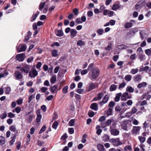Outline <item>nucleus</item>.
I'll return each instance as SVG.
<instances>
[{"mask_svg":"<svg viewBox=\"0 0 151 151\" xmlns=\"http://www.w3.org/2000/svg\"><path fill=\"white\" fill-rule=\"evenodd\" d=\"M93 63H90L88 67L87 70L88 71L91 70L89 73L91 76L90 78L91 80L97 78L99 74V70L97 68H93Z\"/></svg>","mask_w":151,"mask_h":151,"instance_id":"f257e3e1","label":"nucleus"},{"mask_svg":"<svg viewBox=\"0 0 151 151\" xmlns=\"http://www.w3.org/2000/svg\"><path fill=\"white\" fill-rule=\"evenodd\" d=\"M109 141L115 146H117L122 144V142L120 141L119 138L116 139L112 138Z\"/></svg>","mask_w":151,"mask_h":151,"instance_id":"f03ea898","label":"nucleus"},{"mask_svg":"<svg viewBox=\"0 0 151 151\" xmlns=\"http://www.w3.org/2000/svg\"><path fill=\"white\" fill-rule=\"evenodd\" d=\"M145 4L146 1L145 0H141L135 4V8L136 10L139 9L144 6Z\"/></svg>","mask_w":151,"mask_h":151,"instance_id":"7ed1b4c3","label":"nucleus"},{"mask_svg":"<svg viewBox=\"0 0 151 151\" xmlns=\"http://www.w3.org/2000/svg\"><path fill=\"white\" fill-rule=\"evenodd\" d=\"M132 98L131 94H129L127 92H126L123 93L122 95L121 99V101H126L128 99H130Z\"/></svg>","mask_w":151,"mask_h":151,"instance_id":"20e7f679","label":"nucleus"},{"mask_svg":"<svg viewBox=\"0 0 151 151\" xmlns=\"http://www.w3.org/2000/svg\"><path fill=\"white\" fill-rule=\"evenodd\" d=\"M30 66V65L26 64L22 66V68L21 69V72L22 73H27L29 72Z\"/></svg>","mask_w":151,"mask_h":151,"instance_id":"39448f33","label":"nucleus"},{"mask_svg":"<svg viewBox=\"0 0 151 151\" xmlns=\"http://www.w3.org/2000/svg\"><path fill=\"white\" fill-rule=\"evenodd\" d=\"M27 47L26 45H19L17 48V52H19L24 51L26 50Z\"/></svg>","mask_w":151,"mask_h":151,"instance_id":"423d86ee","label":"nucleus"},{"mask_svg":"<svg viewBox=\"0 0 151 151\" xmlns=\"http://www.w3.org/2000/svg\"><path fill=\"white\" fill-rule=\"evenodd\" d=\"M37 75V71L35 68H33L29 72V76L31 78H35Z\"/></svg>","mask_w":151,"mask_h":151,"instance_id":"0eeeda50","label":"nucleus"},{"mask_svg":"<svg viewBox=\"0 0 151 151\" xmlns=\"http://www.w3.org/2000/svg\"><path fill=\"white\" fill-rule=\"evenodd\" d=\"M109 131L111 134L114 136L118 135L119 133V131L117 129L112 128L111 127H110Z\"/></svg>","mask_w":151,"mask_h":151,"instance_id":"6e6552de","label":"nucleus"},{"mask_svg":"<svg viewBox=\"0 0 151 151\" xmlns=\"http://www.w3.org/2000/svg\"><path fill=\"white\" fill-rule=\"evenodd\" d=\"M25 55L23 53L17 55L16 56V59L19 61H22L25 58Z\"/></svg>","mask_w":151,"mask_h":151,"instance_id":"1a4fd4ad","label":"nucleus"},{"mask_svg":"<svg viewBox=\"0 0 151 151\" xmlns=\"http://www.w3.org/2000/svg\"><path fill=\"white\" fill-rule=\"evenodd\" d=\"M14 76L16 79L19 80L22 79L23 77L22 73L19 71L15 70Z\"/></svg>","mask_w":151,"mask_h":151,"instance_id":"9d476101","label":"nucleus"},{"mask_svg":"<svg viewBox=\"0 0 151 151\" xmlns=\"http://www.w3.org/2000/svg\"><path fill=\"white\" fill-rule=\"evenodd\" d=\"M138 31V29L137 28H133L129 32L127 35V36L129 37L133 35H134Z\"/></svg>","mask_w":151,"mask_h":151,"instance_id":"9b49d317","label":"nucleus"},{"mask_svg":"<svg viewBox=\"0 0 151 151\" xmlns=\"http://www.w3.org/2000/svg\"><path fill=\"white\" fill-rule=\"evenodd\" d=\"M104 95V93L102 92H101L98 93L96 97L93 98V101H99L101 100L102 98Z\"/></svg>","mask_w":151,"mask_h":151,"instance_id":"f8f14e48","label":"nucleus"},{"mask_svg":"<svg viewBox=\"0 0 151 151\" xmlns=\"http://www.w3.org/2000/svg\"><path fill=\"white\" fill-rule=\"evenodd\" d=\"M37 116L36 118V122H40L42 118V115L41 114L40 110L39 109L36 111Z\"/></svg>","mask_w":151,"mask_h":151,"instance_id":"ddd939ff","label":"nucleus"},{"mask_svg":"<svg viewBox=\"0 0 151 151\" xmlns=\"http://www.w3.org/2000/svg\"><path fill=\"white\" fill-rule=\"evenodd\" d=\"M140 127L139 126H134L132 130V133L136 134L138 133L139 131Z\"/></svg>","mask_w":151,"mask_h":151,"instance_id":"4468645a","label":"nucleus"},{"mask_svg":"<svg viewBox=\"0 0 151 151\" xmlns=\"http://www.w3.org/2000/svg\"><path fill=\"white\" fill-rule=\"evenodd\" d=\"M90 108L95 111H97L98 110V104L96 103H93L91 104L90 106Z\"/></svg>","mask_w":151,"mask_h":151,"instance_id":"2eb2a0df","label":"nucleus"},{"mask_svg":"<svg viewBox=\"0 0 151 151\" xmlns=\"http://www.w3.org/2000/svg\"><path fill=\"white\" fill-rule=\"evenodd\" d=\"M97 149L99 151H104L105 149L104 145L101 144H98L97 145Z\"/></svg>","mask_w":151,"mask_h":151,"instance_id":"dca6fc26","label":"nucleus"},{"mask_svg":"<svg viewBox=\"0 0 151 151\" xmlns=\"http://www.w3.org/2000/svg\"><path fill=\"white\" fill-rule=\"evenodd\" d=\"M70 37L71 38H73L76 36V34L77 33V32L75 29H71L70 31Z\"/></svg>","mask_w":151,"mask_h":151,"instance_id":"f3484780","label":"nucleus"},{"mask_svg":"<svg viewBox=\"0 0 151 151\" xmlns=\"http://www.w3.org/2000/svg\"><path fill=\"white\" fill-rule=\"evenodd\" d=\"M102 140L104 142H106L108 141L109 139V136L107 134H104L102 137Z\"/></svg>","mask_w":151,"mask_h":151,"instance_id":"a211bd4d","label":"nucleus"},{"mask_svg":"<svg viewBox=\"0 0 151 151\" xmlns=\"http://www.w3.org/2000/svg\"><path fill=\"white\" fill-rule=\"evenodd\" d=\"M147 84L146 82H143L139 84L137 86V87L139 89H140L142 87H145Z\"/></svg>","mask_w":151,"mask_h":151,"instance_id":"6ab92c4d","label":"nucleus"},{"mask_svg":"<svg viewBox=\"0 0 151 151\" xmlns=\"http://www.w3.org/2000/svg\"><path fill=\"white\" fill-rule=\"evenodd\" d=\"M140 35L142 40L146 38V33L145 32L144 30H142L140 32Z\"/></svg>","mask_w":151,"mask_h":151,"instance_id":"aec40b11","label":"nucleus"},{"mask_svg":"<svg viewBox=\"0 0 151 151\" xmlns=\"http://www.w3.org/2000/svg\"><path fill=\"white\" fill-rule=\"evenodd\" d=\"M109 96L107 95H106L104 97L102 101H101L100 102V103H103L104 104L106 103L109 99Z\"/></svg>","mask_w":151,"mask_h":151,"instance_id":"412c9836","label":"nucleus"},{"mask_svg":"<svg viewBox=\"0 0 151 151\" xmlns=\"http://www.w3.org/2000/svg\"><path fill=\"white\" fill-rule=\"evenodd\" d=\"M126 91L127 92L132 93L134 92V89L132 86H127L126 88Z\"/></svg>","mask_w":151,"mask_h":151,"instance_id":"4be33fe9","label":"nucleus"},{"mask_svg":"<svg viewBox=\"0 0 151 151\" xmlns=\"http://www.w3.org/2000/svg\"><path fill=\"white\" fill-rule=\"evenodd\" d=\"M9 129L11 131L14 132L15 133L17 134L18 133V131L16 129L15 126L12 125L10 127Z\"/></svg>","mask_w":151,"mask_h":151,"instance_id":"5701e85b","label":"nucleus"},{"mask_svg":"<svg viewBox=\"0 0 151 151\" xmlns=\"http://www.w3.org/2000/svg\"><path fill=\"white\" fill-rule=\"evenodd\" d=\"M122 93H119L116 94V96L115 98V101L116 102H118L119 101L120 97L121 96Z\"/></svg>","mask_w":151,"mask_h":151,"instance_id":"b1692460","label":"nucleus"},{"mask_svg":"<svg viewBox=\"0 0 151 151\" xmlns=\"http://www.w3.org/2000/svg\"><path fill=\"white\" fill-rule=\"evenodd\" d=\"M46 3L45 1H43L42 0L39 5V9L40 10H41L45 6Z\"/></svg>","mask_w":151,"mask_h":151,"instance_id":"393cba45","label":"nucleus"},{"mask_svg":"<svg viewBox=\"0 0 151 151\" xmlns=\"http://www.w3.org/2000/svg\"><path fill=\"white\" fill-rule=\"evenodd\" d=\"M39 13L40 12L39 11H37L35 14L32 16L31 18L32 22H33L35 20L36 18L37 17Z\"/></svg>","mask_w":151,"mask_h":151,"instance_id":"a878e982","label":"nucleus"},{"mask_svg":"<svg viewBox=\"0 0 151 151\" xmlns=\"http://www.w3.org/2000/svg\"><path fill=\"white\" fill-rule=\"evenodd\" d=\"M89 87L88 91H91L95 88V86L94 83H91L88 84Z\"/></svg>","mask_w":151,"mask_h":151,"instance_id":"bb28decb","label":"nucleus"},{"mask_svg":"<svg viewBox=\"0 0 151 151\" xmlns=\"http://www.w3.org/2000/svg\"><path fill=\"white\" fill-rule=\"evenodd\" d=\"M121 127L122 129L125 130H127V123L124 122L122 123L121 124Z\"/></svg>","mask_w":151,"mask_h":151,"instance_id":"cd10ccee","label":"nucleus"},{"mask_svg":"<svg viewBox=\"0 0 151 151\" xmlns=\"http://www.w3.org/2000/svg\"><path fill=\"white\" fill-rule=\"evenodd\" d=\"M120 7V6L119 4H116L113 5L111 9L115 11L119 9Z\"/></svg>","mask_w":151,"mask_h":151,"instance_id":"c85d7f7f","label":"nucleus"},{"mask_svg":"<svg viewBox=\"0 0 151 151\" xmlns=\"http://www.w3.org/2000/svg\"><path fill=\"white\" fill-rule=\"evenodd\" d=\"M141 76L140 75L136 76L134 78V81L135 82H137L140 81L141 79Z\"/></svg>","mask_w":151,"mask_h":151,"instance_id":"c756f323","label":"nucleus"},{"mask_svg":"<svg viewBox=\"0 0 151 151\" xmlns=\"http://www.w3.org/2000/svg\"><path fill=\"white\" fill-rule=\"evenodd\" d=\"M104 32V30L102 28L99 29L97 31V33L99 35H102Z\"/></svg>","mask_w":151,"mask_h":151,"instance_id":"7c9ffc66","label":"nucleus"},{"mask_svg":"<svg viewBox=\"0 0 151 151\" xmlns=\"http://www.w3.org/2000/svg\"><path fill=\"white\" fill-rule=\"evenodd\" d=\"M132 78V76L130 75H127L125 77V80L129 82L131 81Z\"/></svg>","mask_w":151,"mask_h":151,"instance_id":"2f4dec72","label":"nucleus"},{"mask_svg":"<svg viewBox=\"0 0 151 151\" xmlns=\"http://www.w3.org/2000/svg\"><path fill=\"white\" fill-rule=\"evenodd\" d=\"M117 86L115 84L112 85L110 87V90L111 91H113L116 89Z\"/></svg>","mask_w":151,"mask_h":151,"instance_id":"473e14b6","label":"nucleus"},{"mask_svg":"<svg viewBox=\"0 0 151 151\" xmlns=\"http://www.w3.org/2000/svg\"><path fill=\"white\" fill-rule=\"evenodd\" d=\"M9 73L6 71H5L4 72H2L1 73V78L5 77L8 75Z\"/></svg>","mask_w":151,"mask_h":151,"instance_id":"72a5a7b5","label":"nucleus"},{"mask_svg":"<svg viewBox=\"0 0 151 151\" xmlns=\"http://www.w3.org/2000/svg\"><path fill=\"white\" fill-rule=\"evenodd\" d=\"M52 55L54 57H56L58 56L57 51L56 50H53L52 52Z\"/></svg>","mask_w":151,"mask_h":151,"instance_id":"f704fd0d","label":"nucleus"},{"mask_svg":"<svg viewBox=\"0 0 151 151\" xmlns=\"http://www.w3.org/2000/svg\"><path fill=\"white\" fill-rule=\"evenodd\" d=\"M132 23L131 22H127L125 24L124 27L126 28L131 27L132 26Z\"/></svg>","mask_w":151,"mask_h":151,"instance_id":"c9c22d12","label":"nucleus"},{"mask_svg":"<svg viewBox=\"0 0 151 151\" xmlns=\"http://www.w3.org/2000/svg\"><path fill=\"white\" fill-rule=\"evenodd\" d=\"M117 121L114 120V119H112V124L111 126H110V127H112V128H115L116 127L115 126L116 125Z\"/></svg>","mask_w":151,"mask_h":151,"instance_id":"e433bc0d","label":"nucleus"},{"mask_svg":"<svg viewBox=\"0 0 151 151\" xmlns=\"http://www.w3.org/2000/svg\"><path fill=\"white\" fill-rule=\"evenodd\" d=\"M138 69L137 68L132 69L131 70L130 73L132 74H134L138 72Z\"/></svg>","mask_w":151,"mask_h":151,"instance_id":"4c0bfd02","label":"nucleus"},{"mask_svg":"<svg viewBox=\"0 0 151 151\" xmlns=\"http://www.w3.org/2000/svg\"><path fill=\"white\" fill-rule=\"evenodd\" d=\"M57 36L58 37H61L63 35V32L61 30H58V31L57 33L56 34Z\"/></svg>","mask_w":151,"mask_h":151,"instance_id":"58836bf2","label":"nucleus"},{"mask_svg":"<svg viewBox=\"0 0 151 151\" xmlns=\"http://www.w3.org/2000/svg\"><path fill=\"white\" fill-rule=\"evenodd\" d=\"M112 110L113 109L111 108H109L106 113V114L107 116H109L110 115H112Z\"/></svg>","mask_w":151,"mask_h":151,"instance_id":"ea45409f","label":"nucleus"},{"mask_svg":"<svg viewBox=\"0 0 151 151\" xmlns=\"http://www.w3.org/2000/svg\"><path fill=\"white\" fill-rule=\"evenodd\" d=\"M58 86L57 85H55L51 88V91L52 93H54L57 88Z\"/></svg>","mask_w":151,"mask_h":151,"instance_id":"a19ab883","label":"nucleus"},{"mask_svg":"<svg viewBox=\"0 0 151 151\" xmlns=\"http://www.w3.org/2000/svg\"><path fill=\"white\" fill-rule=\"evenodd\" d=\"M56 77L55 76H52L50 79V82L52 83H54L56 81Z\"/></svg>","mask_w":151,"mask_h":151,"instance_id":"79ce46f5","label":"nucleus"},{"mask_svg":"<svg viewBox=\"0 0 151 151\" xmlns=\"http://www.w3.org/2000/svg\"><path fill=\"white\" fill-rule=\"evenodd\" d=\"M84 42L81 40H79L77 43V45L78 46H81L84 45Z\"/></svg>","mask_w":151,"mask_h":151,"instance_id":"37998d69","label":"nucleus"},{"mask_svg":"<svg viewBox=\"0 0 151 151\" xmlns=\"http://www.w3.org/2000/svg\"><path fill=\"white\" fill-rule=\"evenodd\" d=\"M58 126V122H55L52 125V127L53 128L56 129Z\"/></svg>","mask_w":151,"mask_h":151,"instance_id":"c03bdc74","label":"nucleus"},{"mask_svg":"<svg viewBox=\"0 0 151 151\" xmlns=\"http://www.w3.org/2000/svg\"><path fill=\"white\" fill-rule=\"evenodd\" d=\"M138 139L139 140L140 142L141 143H143L145 140V138L144 137H142L141 136H139Z\"/></svg>","mask_w":151,"mask_h":151,"instance_id":"a18cd8bd","label":"nucleus"},{"mask_svg":"<svg viewBox=\"0 0 151 151\" xmlns=\"http://www.w3.org/2000/svg\"><path fill=\"white\" fill-rule=\"evenodd\" d=\"M46 128V127L45 125L43 126L40 129V131H39V134H40L42 133L45 131Z\"/></svg>","mask_w":151,"mask_h":151,"instance_id":"49530a36","label":"nucleus"},{"mask_svg":"<svg viewBox=\"0 0 151 151\" xmlns=\"http://www.w3.org/2000/svg\"><path fill=\"white\" fill-rule=\"evenodd\" d=\"M31 35H32V32H30V31H29L28 32V34H27V36H26V37H25V40L26 41H27V40H29L30 37L31 36Z\"/></svg>","mask_w":151,"mask_h":151,"instance_id":"de8ad7c7","label":"nucleus"},{"mask_svg":"<svg viewBox=\"0 0 151 151\" xmlns=\"http://www.w3.org/2000/svg\"><path fill=\"white\" fill-rule=\"evenodd\" d=\"M68 87L67 86H64L63 88V92L64 93H66L68 92Z\"/></svg>","mask_w":151,"mask_h":151,"instance_id":"09e8293b","label":"nucleus"},{"mask_svg":"<svg viewBox=\"0 0 151 151\" xmlns=\"http://www.w3.org/2000/svg\"><path fill=\"white\" fill-rule=\"evenodd\" d=\"M126 85V83L125 82H124L121 83L119 85L118 89L120 90L121 88H124Z\"/></svg>","mask_w":151,"mask_h":151,"instance_id":"8fccbe9b","label":"nucleus"},{"mask_svg":"<svg viewBox=\"0 0 151 151\" xmlns=\"http://www.w3.org/2000/svg\"><path fill=\"white\" fill-rule=\"evenodd\" d=\"M137 111V109L135 107H133L132 109L131 113L132 114H135Z\"/></svg>","mask_w":151,"mask_h":151,"instance_id":"3c124183","label":"nucleus"},{"mask_svg":"<svg viewBox=\"0 0 151 151\" xmlns=\"http://www.w3.org/2000/svg\"><path fill=\"white\" fill-rule=\"evenodd\" d=\"M73 12L76 15H77L78 14V10L77 8H75L73 10Z\"/></svg>","mask_w":151,"mask_h":151,"instance_id":"603ef678","label":"nucleus"},{"mask_svg":"<svg viewBox=\"0 0 151 151\" xmlns=\"http://www.w3.org/2000/svg\"><path fill=\"white\" fill-rule=\"evenodd\" d=\"M106 119V117L104 116H101L99 119V121L100 122H104Z\"/></svg>","mask_w":151,"mask_h":151,"instance_id":"864d4df0","label":"nucleus"},{"mask_svg":"<svg viewBox=\"0 0 151 151\" xmlns=\"http://www.w3.org/2000/svg\"><path fill=\"white\" fill-rule=\"evenodd\" d=\"M145 53L148 55L151 54V49H147L145 50Z\"/></svg>","mask_w":151,"mask_h":151,"instance_id":"5fc2aeb1","label":"nucleus"},{"mask_svg":"<svg viewBox=\"0 0 151 151\" xmlns=\"http://www.w3.org/2000/svg\"><path fill=\"white\" fill-rule=\"evenodd\" d=\"M75 121L73 119H72L69 122V124L70 126H74Z\"/></svg>","mask_w":151,"mask_h":151,"instance_id":"6e6d98bb","label":"nucleus"},{"mask_svg":"<svg viewBox=\"0 0 151 151\" xmlns=\"http://www.w3.org/2000/svg\"><path fill=\"white\" fill-rule=\"evenodd\" d=\"M34 115L33 114H31L29 116V118L28 119V120L29 122H31L32 121V119L34 118Z\"/></svg>","mask_w":151,"mask_h":151,"instance_id":"4d7b16f0","label":"nucleus"},{"mask_svg":"<svg viewBox=\"0 0 151 151\" xmlns=\"http://www.w3.org/2000/svg\"><path fill=\"white\" fill-rule=\"evenodd\" d=\"M111 49V44L109 43V45L105 47V49L107 51H109Z\"/></svg>","mask_w":151,"mask_h":151,"instance_id":"13d9d810","label":"nucleus"},{"mask_svg":"<svg viewBox=\"0 0 151 151\" xmlns=\"http://www.w3.org/2000/svg\"><path fill=\"white\" fill-rule=\"evenodd\" d=\"M106 124V123H105L104 122H101V123L100 124L101 127L102 128H104V127H105L106 126H107Z\"/></svg>","mask_w":151,"mask_h":151,"instance_id":"bf43d9fd","label":"nucleus"},{"mask_svg":"<svg viewBox=\"0 0 151 151\" xmlns=\"http://www.w3.org/2000/svg\"><path fill=\"white\" fill-rule=\"evenodd\" d=\"M5 142V138L1 136V145H4Z\"/></svg>","mask_w":151,"mask_h":151,"instance_id":"052dcab7","label":"nucleus"},{"mask_svg":"<svg viewBox=\"0 0 151 151\" xmlns=\"http://www.w3.org/2000/svg\"><path fill=\"white\" fill-rule=\"evenodd\" d=\"M88 114L90 117H92L94 115V112L92 111H90L88 112Z\"/></svg>","mask_w":151,"mask_h":151,"instance_id":"680f3d73","label":"nucleus"},{"mask_svg":"<svg viewBox=\"0 0 151 151\" xmlns=\"http://www.w3.org/2000/svg\"><path fill=\"white\" fill-rule=\"evenodd\" d=\"M139 58L141 60L143 61L145 59V56L142 55H139Z\"/></svg>","mask_w":151,"mask_h":151,"instance_id":"e2e57ef3","label":"nucleus"},{"mask_svg":"<svg viewBox=\"0 0 151 151\" xmlns=\"http://www.w3.org/2000/svg\"><path fill=\"white\" fill-rule=\"evenodd\" d=\"M11 90V88L10 87H7L6 88L5 93L7 94H9Z\"/></svg>","mask_w":151,"mask_h":151,"instance_id":"0e129e2a","label":"nucleus"},{"mask_svg":"<svg viewBox=\"0 0 151 151\" xmlns=\"http://www.w3.org/2000/svg\"><path fill=\"white\" fill-rule=\"evenodd\" d=\"M112 119H108L106 122L107 126H108L110 125L112 122Z\"/></svg>","mask_w":151,"mask_h":151,"instance_id":"69168bd1","label":"nucleus"},{"mask_svg":"<svg viewBox=\"0 0 151 151\" xmlns=\"http://www.w3.org/2000/svg\"><path fill=\"white\" fill-rule=\"evenodd\" d=\"M115 105V103L113 101H111L109 103V106L110 107H113Z\"/></svg>","mask_w":151,"mask_h":151,"instance_id":"338daca9","label":"nucleus"},{"mask_svg":"<svg viewBox=\"0 0 151 151\" xmlns=\"http://www.w3.org/2000/svg\"><path fill=\"white\" fill-rule=\"evenodd\" d=\"M75 22L78 24L82 23V21L80 18H77L75 19Z\"/></svg>","mask_w":151,"mask_h":151,"instance_id":"774afa93","label":"nucleus"}]
</instances>
